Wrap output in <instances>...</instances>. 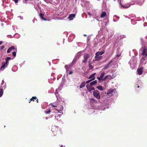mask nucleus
<instances>
[{"instance_id": "1", "label": "nucleus", "mask_w": 147, "mask_h": 147, "mask_svg": "<svg viewBox=\"0 0 147 147\" xmlns=\"http://www.w3.org/2000/svg\"><path fill=\"white\" fill-rule=\"evenodd\" d=\"M93 95L94 97L97 99H99L100 98V92L98 90L94 91L93 92Z\"/></svg>"}, {"instance_id": "2", "label": "nucleus", "mask_w": 147, "mask_h": 147, "mask_svg": "<svg viewBox=\"0 0 147 147\" xmlns=\"http://www.w3.org/2000/svg\"><path fill=\"white\" fill-rule=\"evenodd\" d=\"M56 108H54V109L58 111V112H60V111H62L63 109V107L60 105H58L57 106Z\"/></svg>"}, {"instance_id": "3", "label": "nucleus", "mask_w": 147, "mask_h": 147, "mask_svg": "<svg viewBox=\"0 0 147 147\" xmlns=\"http://www.w3.org/2000/svg\"><path fill=\"white\" fill-rule=\"evenodd\" d=\"M58 130H59L58 128L55 126L51 128V131L53 132L54 135H55L57 134V132L58 131Z\"/></svg>"}, {"instance_id": "4", "label": "nucleus", "mask_w": 147, "mask_h": 147, "mask_svg": "<svg viewBox=\"0 0 147 147\" xmlns=\"http://www.w3.org/2000/svg\"><path fill=\"white\" fill-rule=\"evenodd\" d=\"M113 62V61L112 60H111L110 61L108 62V63L105 65L104 67L103 68V69L104 70H105L107 69L109 67H111V64Z\"/></svg>"}, {"instance_id": "5", "label": "nucleus", "mask_w": 147, "mask_h": 147, "mask_svg": "<svg viewBox=\"0 0 147 147\" xmlns=\"http://www.w3.org/2000/svg\"><path fill=\"white\" fill-rule=\"evenodd\" d=\"M89 57V55L88 54H86L84 56V59L83 61V62L84 63H86Z\"/></svg>"}, {"instance_id": "6", "label": "nucleus", "mask_w": 147, "mask_h": 147, "mask_svg": "<svg viewBox=\"0 0 147 147\" xmlns=\"http://www.w3.org/2000/svg\"><path fill=\"white\" fill-rule=\"evenodd\" d=\"M86 87L87 89V90L89 92H91L92 90H95V88L94 87H90L88 85H86Z\"/></svg>"}, {"instance_id": "7", "label": "nucleus", "mask_w": 147, "mask_h": 147, "mask_svg": "<svg viewBox=\"0 0 147 147\" xmlns=\"http://www.w3.org/2000/svg\"><path fill=\"white\" fill-rule=\"evenodd\" d=\"M75 16L76 14H70L68 17V18L70 20H72L75 17Z\"/></svg>"}, {"instance_id": "8", "label": "nucleus", "mask_w": 147, "mask_h": 147, "mask_svg": "<svg viewBox=\"0 0 147 147\" xmlns=\"http://www.w3.org/2000/svg\"><path fill=\"white\" fill-rule=\"evenodd\" d=\"M95 61H97L101 60L102 59V56H97L95 55Z\"/></svg>"}, {"instance_id": "9", "label": "nucleus", "mask_w": 147, "mask_h": 147, "mask_svg": "<svg viewBox=\"0 0 147 147\" xmlns=\"http://www.w3.org/2000/svg\"><path fill=\"white\" fill-rule=\"evenodd\" d=\"M146 52H147V48L146 47H144L143 48V50L142 51V55L143 56L145 55Z\"/></svg>"}, {"instance_id": "10", "label": "nucleus", "mask_w": 147, "mask_h": 147, "mask_svg": "<svg viewBox=\"0 0 147 147\" xmlns=\"http://www.w3.org/2000/svg\"><path fill=\"white\" fill-rule=\"evenodd\" d=\"M96 74V73H94L91 74L90 76L88 78L90 79L92 81L94 80L95 79V75Z\"/></svg>"}, {"instance_id": "11", "label": "nucleus", "mask_w": 147, "mask_h": 147, "mask_svg": "<svg viewBox=\"0 0 147 147\" xmlns=\"http://www.w3.org/2000/svg\"><path fill=\"white\" fill-rule=\"evenodd\" d=\"M105 74V72H103L101 74L100 76V77H98L97 78L98 80L99 81L101 80H102V78L104 76Z\"/></svg>"}, {"instance_id": "12", "label": "nucleus", "mask_w": 147, "mask_h": 147, "mask_svg": "<svg viewBox=\"0 0 147 147\" xmlns=\"http://www.w3.org/2000/svg\"><path fill=\"white\" fill-rule=\"evenodd\" d=\"M15 49V48L13 46H12L9 47L7 51V53H9L11 51L14 49Z\"/></svg>"}, {"instance_id": "13", "label": "nucleus", "mask_w": 147, "mask_h": 147, "mask_svg": "<svg viewBox=\"0 0 147 147\" xmlns=\"http://www.w3.org/2000/svg\"><path fill=\"white\" fill-rule=\"evenodd\" d=\"M11 59V58L9 57H7L5 59V62H4L6 64L8 65L9 61Z\"/></svg>"}, {"instance_id": "14", "label": "nucleus", "mask_w": 147, "mask_h": 147, "mask_svg": "<svg viewBox=\"0 0 147 147\" xmlns=\"http://www.w3.org/2000/svg\"><path fill=\"white\" fill-rule=\"evenodd\" d=\"M105 53V51H98L95 53V55L97 56H99V55H102Z\"/></svg>"}, {"instance_id": "15", "label": "nucleus", "mask_w": 147, "mask_h": 147, "mask_svg": "<svg viewBox=\"0 0 147 147\" xmlns=\"http://www.w3.org/2000/svg\"><path fill=\"white\" fill-rule=\"evenodd\" d=\"M112 78V77L111 75H108L106 76L105 78H104L102 80H106L107 79L109 80H110Z\"/></svg>"}, {"instance_id": "16", "label": "nucleus", "mask_w": 147, "mask_h": 147, "mask_svg": "<svg viewBox=\"0 0 147 147\" xmlns=\"http://www.w3.org/2000/svg\"><path fill=\"white\" fill-rule=\"evenodd\" d=\"M2 65L1 67V69H4L5 68V67H7V64H5L4 62H3L2 63Z\"/></svg>"}, {"instance_id": "17", "label": "nucleus", "mask_w": 147, "mask_h": 147, "mask_svg": "<svg viewBox=\"0 0 147 147\" xmlns=\"http://www.w3.org/2000/svg\"><path fill=\"white\" fill-rule=\"evenodd\" d=\"M44 16V14L43 13H40V16L41 18L43 20H45V21H46L47 20L44 18L43 17Z\"/></svg>"}, {"instance_id": "18", "label": "nucleus", "mask_w": 147, "mask_h": 147, "mask_svg": "<svg viewBox=\"0 0 147 147\" xmlns=\"http://www.w3.org/2000/svg\"><path fill=\"white\" fill-rule=\"evenodd\" d=\"M137 71L138 72V74L139 75H141L142 73V68L138 69L137 70Z\"/></svg>"}, {"instance_id": "19", "label": "nucleus", "mask_w": 147, "mask_h": 147, "mask_svg": "<svg viewBox=\"0 0 147 147\" xmlns=\"http://www.w3.org/2000/svg\"><path fill=\"white\" fill-rule=\"evenodd\" d=\"M97 81L96 80H94L90 83V85L91 86L94 85L97 83Z\"/></svg>"}, {"instance_id": "20", "label": "nucleus", "mask_w": 147, "mask_h": 147, "mask_svg": "<svg viewBox=\"0 0 147 147\" xmlns=\"http://www.w3.org/2000/svg\"><path fill=\"white\" fill-rule=\"evenodd\" d=\"M107 15V13L105 12H102L101 14L100 18H104L105 16Z\"/></svg>"}, {"instance_id": "21", "label": "nucleus", "mask_w": 147, "mask_h": 147, "mask_svg": "<svg viewBox=\"0 0 147 147\" xmlns=\"http://www.w3.org/2000/svg\"><path fill=\"white\" fill-rule=\"evenodd\" d=\"M85 84H86L85 82H82L80 86V88H82L84 87L85 86Z\"/></svg>"}, {"instance_id": "22", "label": "nucleus", "mask_w": 147, "mask_h": 147, "mask_svg": "<svg viewBox=\"0 0 147 147\" xmlns=\"http://www.w3.org/2000/svg\"><path fill=\"white\" fill-rule=\"evenodd\" d=\"M113 90H110L108 91V92L107 93V94L109 95V94H110L111 95L112 94V93H113Z\"/></svg>"}, {"instance_id": "23", "label": "nucleus", "mask_w": 147, "mask_h": 147, "mask_svg": "<svg viewBox=\"0 0 147 147\" xmlns=\"http://www.w3.org/2000/svg\"><path fill=\"white\" fill-rule=\"evenodd\" d=\"M90 100L92 102L96 103L97 102L96 100L93 98H91L90 99Z\"/></svg>"}, {"instance_id": "24", "label": "nucleus", "mask_w": 147, "mask_h": 147, "mask_svg": "<svg viewBox=\"0 0 147 147\" xmlns=\"http://www.w3.org/2000/svg\"><path fill=\"white\" fill-rule=\"evenodd\" d=\"M3 93V91L2 88H0V97L2 96Z\"/></svg>"}, {"instance_id": "25", "label": "nucleus", "mask_w": 147, "mask_h": 147, "mask_svg": "<svg viewBox=\"0 0 147 147\" xmlns=\"http://www.w3.org/2000/svg\"><path fill=\"white\" fill-rule=\"evenodd\" d=\"M36 98L37 97L36 96L32 97L30 99V100L29 102L30 103L31 101H34V100L36 99Z\"/></svg>"}, {"instance_id": "26", "label": "nucleus", "mask_w": 147, "mask_h": 147, "mask_svg": "<svg viewBox=\"0 0 147 147\" xmlns=\"http://www.w3.org/2000/svg\"><path fill=\"white\" fill-rule=\"evenodd\" d=\"M97 88L99 90L101 91H102L103 90V87L101 86H98Z\"/></svg>"}, {"instance_id": "27", "label": "nucleus", "mask_w": 147, "mask_h": 147, "mask_svg": "<svg viewBox=\"0 0 147 147\" xmlns=\"http://www.w3.org/2000/svg\"><path fill=\"white\" fill-rule=\"evenodd\" d=\"M12 54L13 57H15L16 55V53L15 52H12Z\"/></svg>"}, {"instance_id": "28", "label": "nucleus", "mask_w": 147, "mask_h": 147, "mask_svg": "<svg viewBox=\"0 0 147 147\" xmlns=\"http://www.w3.org/2000/svg\"><path fill=\"white\" fill-rule=\"evenodd\" d=\"M120 4L121 5V6L123 8H127V7H128L129 6H124V5H122L121 4V2H120Z\"/></svg>"}, {"instance_id": "29", "label": "nucleus", "mask_w": 147, "mask_h": 147, "mask_svg": "<svg viewBox=\"0 0 147 147\" xmlns=\"http://www.w3.org/2000/svg\"><path fill=\"white\" fill-rule=\"evenodd\" d=\"M52 104L51 106H52V108L54 107V108H56L57 107V105H55V104Z\"/></svg>"}, {"instance_id": "30", "label": "nucleus", "mask_w": 147, "mask_h": 147, "mask_svg": "<svg viewBox=\"0 0 147 147\" xmlns=\"http://www.w3.org/2000/svg\"><path fill=\"white\" fill-rule=\"evenodd\" d=\"M121 38L123 39L125 37V35H121L120 36Z\"/></svg>"}, {"instance_id": "31", "label": "nucleus", "mask_w": 147, "mask_h": 147, "mask_svg": "<svg viewBox=\"0 0 147 147\" xmlns=\"http://www.w3.org/2000/svg\"><path fill=\"white\" fill-rule=\"evenodd\" d=\"M51 112V111L50 109H49L48 111H45V113L47 114L49 113H50Z\"/></svg>"}, {"instance_id": "32", "label": "nucleus", "mask_w": 147, "mask_h": 147, "mask_svg": "<svg viewBox=\"0 0 147 147\" xmlns=\"http://www.w3.org/2000/svg\"><path fill=\"white\" fill-rule=\"evenodd\" d=\"M91 81H92V80H91L90 79V80H88L87 81L86 83V84L89 83Z\"/></svg>"}, {"instance_id": "33", "label": "nucleus", "mask_w": 147, "mask_h": 147, "mask_svg": "<svg viewBox=\"0 0 147 147\" xmlns=\"http://www.w3.org/2000/svg\"><path fill=\"white\" fill-rule=\"evenodd\" d=\"M89 68L90 69H92L93 68V67L91 65H89Z\"/></svg>"}, {"instance_id": "34", "label": "nucleus", "mask_w": 147, "mask_h": 147, "mask_svg": "<svg viewBox=\"0 0 147 147\" xmlns=\"http://www.w3.org/2000/svg\"><path fill=\"white\" fill-rule=\"evenodd\" d=\"M5 48V46L4 45H3L2 46L1 48V50H2L3 49Z\"/></svg>"}, {"instance_id": "35", "label": "nucleus", "mask_w": 147, "mask_h": 147, "mask_svg": "<svg viewBox=\"0 0 147 147\" xmlns=\"http://www.w3.org/2000/svg\"><path fill=\"white\" fill-rule=\"evenodd\" d=\"M88 14L90 16H91L92 14H91V13L90 12H88Z\"/></svg>"}, {"instance_id": "36", "label": "nucleus", "mask_w": 147, "mask_h": 147, "mask_svg": "<svg viewBox=\"0 0 147 147\" xmlns=\"http://www.w3.org/2000/svg\"><path fill=\"white\" fill-rule=\"evenodd\" d=\"M14 1L16 3H17L18 2V0H14Z\"/></svg>"}, {"instance_id": "37", "label": "nucleus", "mask_w": 147, "mask_h": 147, "mask_svg": "<svg viewBox=\"0 0 147 147\" xmlns=\"http://www.w3.org/2000/svg\"><path fill=\"white\" fill-rule=\"evenodd\" d=\"M4 82L3 80L2 81V82L1 83V85H3L4 84Z\"/></svg>"}, {"instance_id": "38", "label": "nucleus", "mask_w": 147, "mask_h": 147, "mask_svg": "<svg viewBox=\"0 0 147 147\" xmlns=\"http://www.w3.org/2000/svg\"><path fill=\"white\" fill-rule=\"evenodd\" d=\"M72 73H73V72H72V71H70V72H69V74H72Z\"/></svg>"}, {"instance_id": "39", "label": "nucleus", "mask_w": 147, "mask_h": 147, "mask_svg": "<svg viewBox=\"0 0 147 147\" xmlns=\"http://www.w3.org/2000/svg\"><path fill=\"white\" fill-rule=\"evenodd\" d=\"M57 93H58V92H57V90H56V92H55V94H57Z\"/></svg>"}, {"instance_id": "40", "label": "nucleus", "mask_w": 147, "mask_h": 147, "mask_svg": "<svg viewBox=\"0 0 147 147\" xmlns=\"http://www.w3.org/2000/svg\"><path fill=\"white\" fill-rule=\"evenodd\" d=\"M3 42L2 41H0V45H1L3 43Z\"/></svg>"}, {"instance_id": "41", "label": "nucleus", "mask_w": 147, "mask_h": 147, "mask_svg": "<svg viewBox=\"0 0 147 147\" xmlns=\"http://www.w3.org/2000/svg\"><path fill=\"white\" fill-rule=\"evenodd\" d=\"M36 101L37 102V103H38V99H37V100H36Z\"/></svg>"}, {"instance_id": "42", "label": "nucleus", "mask_w": 147, "mask_h": 147, "mask_svg": "<svg viewBox=\"0 0 147 147\" xmlns=\"http://www.w3.org/2000/svg\"><path fill=\"white\" fill-rule=\"evenodd\" d=\"M63 147V145H61V146H60V147Z\"/></svg>"}, {"instance_id": "43", "label": "nucleus", "mask_w": 147, "mask_h": 147, "mask_svg": "<svg viewBox=\"0 0 147 147\" xmlns=\"http://www.w3.org/2000/svg\"><path fill=\"white\" fill-rule=\"evenodd\" d=\"M137 87H138V88H139V86H138Z\"/></svg>"}, {"instance_id": "44", "label": "nucleus", "mask_w": 147, "mask_h": 147, "mask_svg": "<svg viewBox=\"0 0 147 147\" xmlns=\"http://www.w3.org/2000/svg\"><path fill=\"white\" fill-rule=\"evenodd\" d=\"M84 35V36H86V35H85V34Z\"/></svg>"}, {"instance_id": "45", "label": "nucleus", "mask_w": 147, "mask_h": 147, "mask_svg": "<svg viewBox=\"0 0 147 147\" xmlns=\"http://www.w3.org/2000/svg\"><path fill=\"white\" fill-rule=\"evenodd\" d=\"M46 119H47V117L46 118Z\"/></svg>"}, {"instance_id": "46", "label": "nucleus", "mask_w": 147, "mask_h": 147, "mask_svg": "<svg viewBox=\"0 0 147 147\" xmlns=\"http://www.w3.org/2000/svg\"><path fill=\"white\" fill-rule=\"evenodd\" d=\"M77 0H75V1H76Z\"/></svg>"}, {"instance_id": "47", "label": "nucleus", "mask_w": 147, "mask_h": 147, "mask_svg": "<svg viewBox=\"0 0 147 147\" xmlns=\"http://www.w3.org/2000/svg\"><path fill=\"white\" fill-rule=\"evenodd\" d=\"M116 0H114V1H115Z\"/></svg>"}]
</instances>
